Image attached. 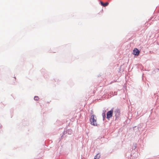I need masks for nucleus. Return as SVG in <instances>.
<instances>
[{
    "mask_svg": "<svg viewBox=\"0 0 159 159\" xmlns=\"http://www.w3.org/2000/svg\"><path fill=\"white\" fill-rule=\"evenodd\" d=\"M101 5L104 7H106L107 6L108 4V3L107 2L105 3H103L102 2H101Z\"/></svg>",
    "mask_w": 159,
    "mask_h": 159,
    "instance_id": "obj_4",
    "label": "nucleus"
},
{
    "mask_svg": "<svg viewBox=\"0 0 159 159\" xmlns=\"http://www.w3.org/2000/svg\"><path fill=\"white\" fill-rule=\"evenodd\" d=\"M113 108H112L110 111H108L107 114V117L108 119H109L112 116L113 113Z\"/></svg>",
    "mask_w": 159,
    "mask_h": 159,
    "instance_id": "obj_2",
    "label": "nucleus"
},
{
    "mask_svg": "<svg viewBox=\"0 0 159 159\" xmlns=\"http://www.w3.org/2000/svg\"><path fill=\"white\" fill-rule=\"evenodd\" d=\"M100 157V155L99 154H98L94 157V159H98Z\"/></svg>",
    "mask_w": 159,
    "mask_h": 159,
    "instance_id": "obj_5",
    "label": "nucleus"
},
{
    "mask_svg": "<svg viewBox=\"0 0 159 159\" xmlns=\"http://www.w3.org/2000/svg\"><path fill=\"white\" fill-rule=\"evenodd\" d=\"M34 99L35 100H38L39 99V98L38 96H35L34 97Z\"/></svg>",
    "mask_w": 159,
    "mask_h": 159,
    "instance_id": "obj_6",
    "label": "nucleus"
},
{
    "mask_svg": "<svg viewBox=\"0 0 159 159\" xmlns=\"http://www.w3.org/2000/svg\"><path fill=\"white\" fill-rule=\"evenodd\" d=\"M97 117L95 115H93L91 116L90 119V121L91 124L94 126H97Z\"/></svg>",
    "mask_w": 159,
    "mask_h": 159,
    "instance_id": "obj_1",
    "label": "nucleus"
},
{
    "mask_svg": "<svg viewBox=\"0 0 159 159\" xmlns=\"http://www.w3.org/2000/svg\"><path fill=\"white\" fill-rule=\"evenodd\" d=\"M139 52V50L136 48H134L133 51V54L135 55H138Z\"/></svg>",
    "mask_w": 159,
    "mask_h": 159,
    "instance_id": "obj_3",
    "label": "nucleus"
}]
</instances>
